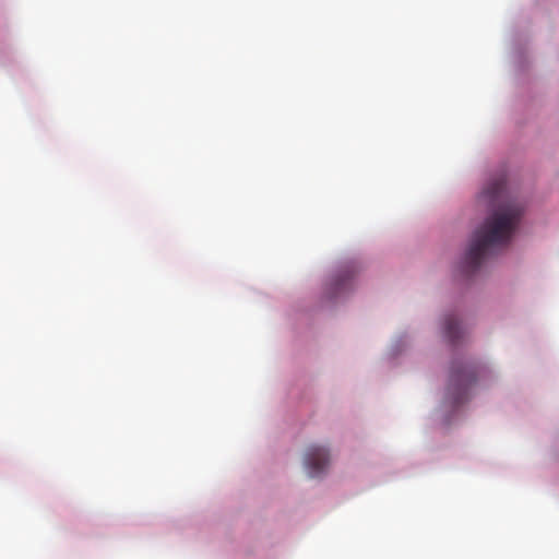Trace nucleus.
Wrapping results in <instances>:
<instances>
[{
	"label": "nucleus",
	"mask_w": 559,
	"mask_h": 559,
	"mask_svg": "<svg viewBox=\"0 0 559 559\" xmlns=\"http://www.w3.org/2000/svg\"><path fill=\"white\" fill-rule=\"evenodd\" d=\"M504 189L506 176L499 175L480 193L481 199L489 204H497V207L474 233L462 262V270L466 275L477 272L491 252L507 246L520 225L524 207L516 200H502Z\"/></svg>",
	"instance_id": "f257e3e1"
},
{
	"label": "nucleus",
	"mask_w": 559,
	"mask_h": 559,
	"mask_svg": "<svg viewBox=\"0 0 559 559\" xmlns=\"http://www.w3.org/2000/svg\"><path fill=\"white\" fill-rule=\"evenodd\" d=\"M304 464L310 477L321 476L330 464L329 450L320 445H310L305 453Z\"/></svg>",
	"instance_id": "7ed1b4c3"
},
{
	"label": "nucleus",
	"mask_w": 559,
	"mask_h": 559,
	"mask_svg": "<svg viewBox=\"0 0 559 559\" xmlns=\"http://www.w3.org/2000/svg\"><path fill=\"white\" fill-rule=\"evenodd\" d=\"M476 382L475 367L469 364L453 362L450 370L448 395L454 405L468 399V391Z\"/></svg>",
	"instance_id": "f03ea898"
},
{
	"label": "nucleus",
	"mask_w": 559,
	"mask_h": 559,
	"mask_svg": "<svg viewBox=\"0 0 559 559\" xmlns=\"http://www.w3.org/2000/svg\"><path fill=\"white\" fill-rule=\"evenodd\" d=\"M444 335L452 343L455 344L462 336V330L459 321L454 316H448L444 320Z\"/></svg>",
	"instance_id": "39448f33"
},
{
	"label": "nucleus",
	"mask_w": 559,
	"mask_h": 559,
	"mask_svg": "<svg viewBox=\"0 0 559 559\" xmlns=\"http://www.w3.org/2000/svg\"><path fill=\"white\" fill-rule=\"evenodd\" d=\"M354 274L350 270L344 269L340 271L331 282L332 295L334 297L341 295L352 286Z\"/></svg>",
	"instance_id": "20e7f679"
}]
</instances>
